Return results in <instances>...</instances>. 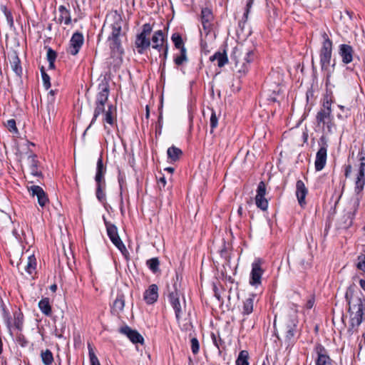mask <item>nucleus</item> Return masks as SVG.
<instances>
[{
	"label": "nucleus",
	"instance_id": "nucleus-10",
	"mask_svg": "<svg viewBox=\"0 0 365 365\" xmlns=\"http://www.w3.org/2000/svg\"><path fill=\"white\" fill-rule=\"evenodd\" d=\"M267 193L266 185L264 181H260L257 188V194L255 196L256 206L260 210L265 211L268 208L269 202L265 195Z\"/></svg>",
	"mask_w": 365,
	"mask_h": 365
},
{
	"label": "nucleus",
	"instance_id": "nucleus-13",
	"mask_svg": "<svg viewBox=\"0 0 365 365\" xmlns=\"http://www.w3.org/2000/svg\"><path fill=\"white\" fill-rule=\"evenodd\" d=\"M262 261L260 259H257L252 264V271L250 283L253 286H258L261 284V278L263 274L262 268Z\"/></svg>",
	"mask_w": 365,
	"mask_h": 365
},
{
	"label": "nucleus",
	"instance_id": "nucleus-25",
	"mask_svg": "<svg viewBox=\"0 0 365 365\" xmlns=\"http://www.w3.org/2000/svg\"><path fill=\"white\" fill-rule=\"evenodd\" d=\"M354 180V192L356 195L361 194L365 186V172L356 170Z\"/></svg>",
	"mask_w": 365,
	"mask_h": 365
},
{
	"label": "nucleus",
	"instance_id": "nucleus-24",
	"mask_svg": "<svg viewBox=\"0 0 365 365\" xmlns=\"http://www.w3.org/2000/svg\"><path fill=\"white\" fill-rule=\"evenodd\" d=\"M106 166L104 165L102 156H100L97 160L96 173L95 176L96 182H106L105 175L106 173Z\"/></svg>",
	"mask_w": 365,
	"mask_h": 365
},
{
	"label": "nucleus",
	"instance_id": "nucleus-4",
	"mask_svg": "<svg viewBox=\"0 0 365 365\" xmlns=\"http://www.w3.org/2000/svg\"><path fill=\"white\" fill-rule=\"evenodd\" d=\"M110 86L108 82L104 81L99 83L98 86V93H96L95 99V108L93 118L87 129H88L93 123H95L100 115L104 113L106 111L105 105L108 100Z\"/></svg>",
	"mask_w": 365,
	"mask_h": 365
},
{
	"label": "nucleus",
	"instance_id": "nucleus-41",
	"mask_svg": "<svg viewBox=\"0 0 365 365\" xmlns=\"http://www.w3.org/2000/svg\"><path fill=\"white\" fill-rule=\"evenodd\" d=\"M0 9L4 13L6 19L7 24H9L10 28L14 27V22L11 11L9 10L6 5L3 4L0 6Z\"/></svg>",
	"mask_w": 365,
	"mask_h": 365
},
{
	"label": "nucleus",
	"instance_id": "nucleus-56",
	"mask_svg": "<svg viewBox=\"0 0 365 365\" xmlns=\"http://www.w3.org/2000/svg\"><path fill=\"white\" fill-rule=\"evenodd\" d=\"M81 4L77 2V6L80 9L82 6L83 11L89 9L91 7L93 0H80Z\"/></svg>",
	"mask_w": 365,
	"mask_h": 365
},
{
	"label": "nucleus",
	"instance_id": "nucleus-12",
	"mask_svg": "<svg viewBox=\"0 0 365 365\" xmlns=\"http://www.w3.org/2000/svg\"><path fill=\"white\" fill-rule=\"evenodd\" d=\"M151 41L152 48L159 53H161L165 46H168L167 36L162 30L155 31Z\"/></svg>",
	"mask_w": 365,
	"mask_h": 365
},
{
	"label": "nucleus",
	"instance_id": "nucleus-38",
	"mask_svg": "<svg viewBox=\"0 0 365 365\" xmlns=\"http://www.w3.org/2000/svg\"><path fill=\"white\" fill-rule=\"evenodd\" d=\"M171 41H173L175 47L179 50H182V48H186L185 46V43L182 40V36L180 33L175 32L171 36Z\"/></svg>",
	"mask_w": 365,
	"mask_h": 365
},
{
	"label": "nucleus",
	"instance_id": "nucleus-45",
	"mask_svg": "<svg viewBox=\"0 0 365 365\" xmlns=\"http://www.w3.org/2000/svg\"><path fill=\"white\" fill-rule=\"evenodd\" d=\"M331 97L329 95L327 94L323 98L322 108L320 110L331 113Z\"/></svg>",
	"mask_w": 365,
	"mask_h": 365
},
{
	"label": "nucleus",
	"instance_id": "nucleus-64",
	"mask_svg": "<svg viewBox=\"0 0 365 365\" xmlns=\"http://www.w3.org/2000/svg\"><path fill=\"white\" fill-rule=\"evenodd\" d=\"M314 301L313 299H310L308 300L307 303V309H311L314 306Z\"/></svg>",
	"mask_w": 365,
	"mask_h": 365
},
{
	"label": "nucleus",
	"instance_id": "nucleus-33",
	"mask_svg": "<svg viewBox=\"0 0 365 365\" xmlns=\"http://www.w3.org/2000/svg\"><path fill=\"white\" fill-rule=\"evenodd\" d=\"M188 61V58L187 56V49L182 48V50H180L178 53L174 54L173 56V62L177 68L182 66Z\"/></svg>",
	"mask_w": 365,
	"mask_h": 365
},
{
	"label": "nucleus",
	"instance_id": "nucleus-40",
	"mask_svg": "<svg viewBox=\"0 0 365 365\" xmlns=\"http://www.w3.org/2000/svg\"><path fill=\"white\" fill-rule=\"evenodd\" d=\"M168 46H165V48L161 51V53H159V57L160 58V68L161 69L162 75L165 73V71L166 61L168 56Z\"/></svg>",
	"mask_w": 365,
	"mask_h": 365
},
{
	"label": "nucleus",
	"instance_id": "nucleus-27",
	"mask_svg": "<svg viewBox=\"0 0 365 365\" xmlns=\"http://www.w3.org/2000/svg\"><path fill=\"white\" fill-rule=\"evenodd\" d=\"M158 297V288L155 284H151L144 293V299L147 304H153Z\"/></svg>",
	"mask_w": 365,
	"mask_h": 365
},
{
	"label": "nucleus",
	"instance_id": "nucleus-61",
	"mask_svg": "<svg viewBox=\"0 0 365 365\" xmlns=\"http://www.w3.org/2000/svg\"><path fill=\"white\" fill-rule=\"evenodd\" d=\"M166 183H167V182H166L165 178L163 176L159 178V179L158 180V185L160 190L165 187Z\"/></svg>",
	"mask_w": 365,
	"mask_h": 365
},
{
	"label": "nucleus",
	"instance_id": "nucleus-37",
	"mask_svg": "<svg viewBox=\"0 0 365 365\" xmlns=\"http://www.w3.org/2000/svg\"><path fill=\"white\" fill-rule=\"evenodd\" d=\"M38 308L46 316L51 314V307L48 298H43L38 302Z\"/></svg>",
	"mask_w": 365,
	"mask_h": 365
},
{
	"label": "nucleus",
	"instance_id": "nucleus-54",
	"mask_svg": "<svg viewBox=\"0 0 365 365\" xmlns=\"http://www.w3.org/2000/svg\"><path fill=\"white\" fill-rule=\"evenodd\" d=\"M212 115L210 116V132L212 133L213 130L217 126L218 119L216 116L213 109H212Z\"/></svg>",
	"mask_w": 365,
	"mask_h": 365
},
{
	"label": "nucleus",
	"instance_id": "nucleus-53",
	"mask_svg": "<svg viewBox=\"0 0 365 365\" xmlns=\"http://www.w3.org/2000/svg\"><path fill=\"white\" fill-rule=\"evenodd\" d=\"M152 31H153V26L150 24L147 23V24H145L143 25L142 31L140 34L149 37Z\"/></svg>",
	"mask_w": 365,
	"mask_h": 365
},
{
	"label": "nucleus",
	"instance_id": "nucleus-55",
	"mask_svg": "<svg viewBox=\"0 0 365 365\" xmlns=\"http://www.w3.org/2000/svg\"><path fill=\"white\" fill-rule=\"evenodd\" d=\"M14 327L19 330H21L22 329L23 316L21 314H18L15 315Z\"/></svg>",
	"mask_w": 365,
	"mask_h": 365
},
{
	"label": "nucleus",
	"instance_id": "nucleus-59",
	"mask_svg": "<svg viewBox=\"0 0 365 365\" xmlns=\"http://www.w3.org/2000/svg\"><path fill=\"white\" fill-rule=\"evenodd\" d=\"M352 172V165L351 164H348L344 167V176L346 178L350 177L351 173Z\"/></svg>",
	"mask_w": 365,
	"mask_h": 365
},
{
	"label": "nucleus",
	"instance_id": "nucleus-36",
	"mask_svg": "<svg viewBox=\"0 0 365 365\" xmlns=\"http://www.w3.org/2000/svg\"><path fill=\"white\" fill-rule=\"evenodd\" d=\"M106 182H96V195L101 202H104L106 200Z\"/></svg>",
	"mask_w": 365,
	"mask_h": 365
},
{
	"label": "nucleus",
	"instance_id": "nucleus-34",
	"mask_svg": "<svg viewBox=\"0 0 365 365\" xmlns=\"http://www.w3.org/2000/svg\"><path fill=\"white\" fill-rule=\"evenodd\" d=\"M210 61L212 62L217 61V66L221 68L228 63V58L225 51H217L210 57Z\"/></svg>",
	"mask_w": 365,
	"mask_h": 365
},
{
	"label": "nucleus",
	"instance_id": "nucleus-28",
	"mask_svg": "<svg viewBox=\"0 0 365 365\" xmlns=\"http://www.w3.org/2000/svg\"><path fill=\"white\" fill-rule=\"evenodd\" d=\"M28 159L31 174L36 177L41 176L42 173L38 170L39 161L37 159V155L31 152V154L28 156Z\"/></svg>",
	"mask_w": 365,
	"mask_h": 365
},
{
	"label": "nucleus",
	"instance_id": "nucleus-22",
	"mask_svg": "<svg viewBox=\"0 0 365 365\" xmlns=\"http://www.w3.org/2000/svg\"><path fill=\"white\" fill-rule=\"evenodd\" d=\"M59 12V16L56 19V21L58 24H64L66 25H69L71 23V11L69 8L66 7L64 5H60L58 8Z\"/></svg>",
	"mask_w": 365,
	"mask_h": 365
},
{
	"label": "nucleus",
	"instance_id": "nucleus-1",
	"mask_svg": "<svg viewBox=\"0 0 365 365\" xmlns=\"http://www.w3.org/2000/svg\"><path fill=\"white\" fill-rule=\"evenodd\" d=\"M255 57V51L247 48L243 45L237 46L233 48L230 58L235 63V68L240 78L245 76L248 73L250 63Z\"/></svg>",
	"mask_w": 365,
	"mask_h": 365
},
{
	"label": "nucleus",
	"instance_id": "nucleus-35",
	"mask_svg": "<svg viewBox=\"0 0 365 365\" xmlns=\"http://www.w3.org/2000/svg\"><path fill=\"white\" fill-rule=\"evenodd\" d=\"M253 4V0H247L245 12L242 19L238 22V26L242 31L245 29V26L248 20L249 14Z\"/></svg>",
	"mask_w": 365,
	"mask_h": 365
},
{
	"label": "nucleus",
	"instance_id": "nucleus-14",
	"mask_svg": "<svg viewBox=\"0 0 365 365\" xmlns=\"http://www.w3.org/2000/svg\"><path fill=\"white\" fill-rule=\"evenodd\" d=\"M338 53L344 64H349L353 61L354 50L349 44L342 43L339 46Z\"/></svg>",
	"mask_w": 365,
	"mask_h": 365
},
{
	"label": "nucleus",
	"instance_id": "nucleus-51",
	"mask_svg": "<svg viewBox=\"0 0 365 365\" xmlns=\"http://www.w3.org/2000/svg\"><path fill=\"white\" fill-rule=\"evenodd\" d=\"M88 354L91 365H101L98 357L94 353L93 347L88 345Z\"/></svg>",
	"mask_w": 365,
	"mask_h": 365
},
{
	"label": "nucleus",
	"instance_id": "nucleus-39",
	"mask_svg": "<svg viewBox=\"0 0 365 365\" xmlns=\"http://www.w3.org/2000/svg\"><path fill=\"white\" fill-rule=\"evenodd\" d=\"M358 164L355 166L356 170L365 172V150L364 148H361L357 155Z\"/></svg>",
	"mask_w": 365,
	"mask_h": 365
},
{
	"label": "nucleus",
	"instance_id": "nucleus-9",
	"mask_svg": "<svg viewBox=\"0 0 365 365\" xmlns=\"http://www.w3.org/2000/svg\"><path fill=\"white\" fill-rule=\"evenodd\" d=\"M316 123L317 126L322 129L327 128L329 133H332V128L334 123L331 113L319 110L316 115Z\"/></svg>",
	"mask_w": 365,
	"mask_h": 365
},
{
	"label": "nucleus",
	"instance_id": "nucleus-52",
	"mask_svg": "<svg viewBox=\"0 0 365 365\" xmlns=\"http://www.w3.org/2000/svg\"><path fill=\"white\" fill-rule=\"evenodd\" d=\"M47 49L46 58L48 61H56L57 53L51 47H45Z\"/></svg>",
	"mask_w": 365,
	"mask_h": 365
},
{
	"label": "nucleus",
	"instance_id": "nucleus-43",
	"mask_svg": "<svg viewBox=\"0 0 365 365\" xmlns=\"http://www.w3.org/2000/svg\"><path fill=\"white\" fill-rule=\"evenodd\" d=\"M249 354L247 351L242 350L240 352L236 360L237 365H249L248 362Z\"/></svg>",
	"mask_w": 365,
	"mask_h": 365
},
{
	"label": "nucleus",
	"instance_id": "nucleus-63",
	"mask_svg": "<svg viewBox=\"0 0 365 365\" xmlns=\"http://www.w3.org/2000/svg\"><path fill=\"white\" fill-rule=\"evenodd\" d=\"M206 16H207V22L211 21L213 19V16H212L211 11L208 10L207 9Z\"/></svg>",
	"mask_w": 365,
	"mask_h": 365
},
{
	"label": "nucleus",
	"instance_id": "nucleus-29",
	"mask_svg": "<svg viewBox=\"0 0 365 365\" xmlns=\"http://www.w3.org/2000/svg\"><path fill=\"white\" fill-rule=\"evenodd\" d=\"M323 41L322 43V47L319 50V54H329L332 53L333 51V43L332 41L329 38L327 33L324 32L322 35Z\"/></svg>",
	"mask_w": 365,
	"mask_h": 365
},
{
	"label": "nucleus",
	"instance_id": "nucleus-16",
	"mask_svg": "<svg viewBox=\"0 0 365 365\" xmlns=\"http://www.w3.org/2000/svg\"><path fill=\"white\" fill-rule=\"evenodd\" d=\"M28 190L31 195L37 197L38 203L41 207H44L48 202L47 194L41 187L38 185H31L28 187Z\"/></svg>",
	"mask_w": 365,
	"mask_h": 365
},
{
	"label": "nucleus",
	"instance_id": "nucleus-5",
	"mask_svg": "<svg viewBox=\"0 0 365 365\" xmlns=\"http://www.w3.org/2000/svg\"><path fill=\"white\" fill-rule=\"evenodd\" d=\"M319 149L316 154L314 162L315 170L321 171L326 165L327 158L328 143L327 139L324 135L320 137L319 140Z\"/></svg>",
	"mask_w": 365,
	"mask_h": 365
},
{
	"label": "nucleus",
	"instance_id": "nucleus-44",
	"mask_svg": "<svg viewBox=\"0 0 365 365\" xmlns=\"http://www.w3.org/2000/svg\"><path fill=\"white\" fill-rule=\"evenodd\" d=\"M41 357L43 363L45 365H50L53 361V354L48 349L41 352Z\"/></svg>",
	"mask_w": 365,
	"mask_h": 365
},
{
	"label": "nucleus",
	"instance_id": "nucleus-23",
	"mask_svg": "<svg viewBox=\"0 0 365 365\" xmlns=\"http://www.w3.org/2000/svg\"><path fill=\"white\" fill-rule=\"evenodd\" d=\"M315 350L317 354V365H331V359L322 345H317Z\"/></svg>",
	"mask_w": 365,
	"mask_h": 365
},
{
	"label": "nucleus",
	"instance_id": "nucleus-62",
	"mask_svg": "<svg viewBox=\"0 0 365 365\" xmlns=\"http://www.w3.org/2000/svg\"><path fill=\"white\" fill-rule=\"evenodd\" d=\"M344 13L346 15L348 16V17L349 18L350 20H353L354 16V13L352 11L345 9Z\"/></svg>",
	"mask_w": 365,
	"mask_h": 365
},
{
	"label": "nucleus",
	"instance_id": "nucleus-11",
	"mask_svg": "<svg viewBox=\"0 0 365 365\" xmlns=\"http://www.w3.org/2000/svg\"><path fill=\"white\" fill-rule=\"evenodd\" d=\"M36 259L34 255H29L26 259H21L19 269L22 274H31L36 269Z\"/></svg>",
	"mask_w": 365,
	"mask_h": 365
},
{
	"label": "nucleus",
	"instance_id": "nucleus-60",
	"mask_svg": "<svg viewBox=\"0 0 365 365\" xmlns=\"http://www.w3.org/2000/svg\"><path fill=\"white\" fill-rule=\"evenodd\" d=\"M200 21L202 29L205 31V9L201 10Z\"/></svg>",
	"mask_w": 365,
	"mask_h": 365
},
{
	"label": "nucleus",
	"instance_id": "nucleus-46",
	"mask_svg": "<svg viewBox=\"0 0 365 365\" xmlns=\"http://www.w3.org/2000/svg\"><path fill=\"white\" fill-rule=\"evenodd\" d=\"M40 71H41V74L43 86L45 87V88L46 90H48L51 87L50 76L46 72L43 66L41 67Z\"/></svg>",
	"mask_w": 365,
	"mask_h": 365
},
{
	"label": "nucleus",
	"instance_id": "nucleus-3",
	"mask_svg": "<svg viewBox=\"0 0 365 365\" xmlns=\"http://www.w3.org/2000/svg\"><path fill=\"white\" fill-rule=\"evenodd\" d=\"M283 75L277 71L271 72L265 81L264 88L268 93V101H279L278 98L283 93Z\"/></svg>",
	"mask_w": 365,
	"mask_h": 365
},
{
	"label": "nucleus",
	"instance_id": "nucleus-31",
	"mask_svg": "<svg viewBox=\"0 0 365 365\" xmlns=\"http://www.w3.org/2000/svg\"><path fill=\"white\" fill-rule=\"evenodd\" d=\"M122 35V20L120 19L115 21L111 24V32L108 39L119 38Z\"/></svg>",
	"mask_w": 365,
	"mask_h": 365
},
{
	"label": "nucleus",
	"instance_id": "nucleus-19",
	"mask_svg": "<svg viewBox=\"0 0 365 365\" xmlns=\"http://www.w3.org/2000/svg\"><path fill=\"white\" fill-rule=\"evenodd\" d=\"M151 41L150 37L138 34L135 40V46L139 54H143L150 48Z\"/></svg>",
	"mask_w": 365,
	"mask_h": 365
},
{
	"label": "nucleus",
	"instance_id": "nucleus-20",
	"mask_svg": "<svg viewBox=\"0 0 365 365\" xmlns=\"http://www.w3.org/2000/svg\"><path fill=\"white\" fill-rule=\"evenodd\" d=\"M107 233L115 246L122 252L123 255H126L128 250L123 243L120 237L122 234L118 233L117 230H107Z\"/></svg>",
	"mask_w": 365,
	"mask_h": 365
},
{
	"label": "nucleus",
	"instance_id": "nucleus-15",
	"mask_svg": "<svg viewBox=\"0 0 365 365\" xmlns=\"http://www.w3.org/2000/svg\"><path fill=\"white\" fill-rule=\"evenodd\" d=\"M332 53L329 54H319V62L322 71L326 73V86L330 83V78L331 76V71L330 70V65L331 61Z\"/></svg>",
	"mask_w": 365,
	"mask_h": 365
},
{
	"label": "nucleus",
	"instance_id": "nucleus-48",
	"mask_svg": "<svg viewBox=\"0 0 365 365\" xmlns=\"http://www.w3.org/2000/svg\"><path fill=\"white\" fill-rule=\"evenodd\" d=\"M253 310V299L248 298L244 302L243 314H250Z\"/></svg>",
	"mask_w": 365,
	"mask_h": 365
},
{
	"label": "nucleus",
	"instance_id": "nucleus-7",
	"mask_svg": "<svg viewBox=\"0 0 365 365\" xmlns=\"http://www.w3.org/2000/svg\"><path fill=\"white\" fill-rule=\"evenodd\" d=\"M295 324L290 319L285 320L279 328H276V335L279 339L284 338L286 341H290L294 335Z\"/></svg>",
	"mask_w": 365,
	"mask_h": 365
},
{
	"label": "nucleus",
	"instance_id": "nucleus-21",
	"mask_svg": "<svg viewBox=\"0 0 365 365\" xmlns=\"http://www.w3.org/2000/svg\"><path fill=\"white\" fill-rule=\"evenodd\" d=\"M120 332L128 336L133 343L143 344V337L137 331L131 329L128 326L121 327Z\"/></svg>",
	"mask_w": 365,
	"mask_h": 365
},
{
	"label": "nucleus",
	"instance_id": "nucleus-2",
	"mask_svg": "<svg viewBox=\"0 0 365 365\" xmlns=\"http://www.w3.org/2000/svg\"><path fill=\"white\" fill-rule=\"evenodd\" d=\"M352 294L353 288L349 287L346 290L345 297L349 306V310L351 325L354 327L359 326L362 322L365 314V309L361 299L352 297Z\"/></svg>",
	"mask_w": 365,
	"mask_h": 365
},
{
	"label": "nucleus",
	"instance_id": "nucleus-47",
	"mask_svg": "<svg viewBox=\"0 0 365 365\" xmlns=\"http://www.w3.org/2000/svg\"><path fill=\"white\" fill-rule=\"evenodd\" d=\"M338 108L341 110V113L337 114V118L341 120H345L351 115V110L344 106L339 105Z\"/></svg>",
	"mask_w": 365,
	"mask_h": 365
},
{
	"label": "nucleus",
	"instance_id": "nucleus-49",
	"mask_svg": "<svg viewBox=\"0 0 365 365\" xmlns=\"http://www.w3.org/2000/svg\"><path fill=\"white\" fill-rule=\"evenodd\" d=\"M146 264L153 272H157L159 270L160 262L158 258L148 259Z\"/></svg>",
	"mask_w": 365,
	"mask_h": 365
},
{
	"label": "nucleus",
	"instance_id": "nucleus-42",
	"mask_svg": "<svg viewBox=\"0 0 365 365\" xmlns=\"http://www.w3.org/2000/svg\"><path fill=\"white\" fill-rule=\"evenodd\" d=\"M4 125L7 128V130L12 134L16 136L19 135V130L16 127V123L14 119H9L6 120V122L4 123Z\"/></svg>",
	"mask_w": 365,
	"mask_h": 365
},
{
	"label": "nucleus",
	"instance_id": "nucleus-17",
	"mask_svg": "<svg viewBox=\"0 0 365 365\" xmlns=\"http://www.w3.org/2000/svg\"><path fill=\"white\" fill-rule=\"evenodd\" d=\"M308 195V189L302 180H298L296 182V197L301 207H304L307 205L306 197Z\"/></svg>",
	"mask_w": 365,
	"mask_h": 365
},
{
	"label": "nucleus",
	"instance_id": "nucleus-18",
	"mask_svg": "<svg viewBox=\"0 0 365 365\" xmlns=\"http://www.w3.org/2000/svg\"><path fill=\"white\" fill-rule=\"evenodd\" d=\"M116 108L113 105H109L108 106V110L104 112V117L103 118V122L104 123V128L107 130V133L109 134L110 133V129L106 125V123L113 126L116 124Z\"/></svg>",
	"mask_w": 365,
	"mask_h": 365
},
{
	"label": "nucleus",
	"instance_id": "nucleus-58",
	"mask_svg": "<svg viewBox=\"0 0 365 365\" xmlns=\"http://www.w3.org/2000/svg\"><path fill=\"white\" fill-rule=\"evenodd\" d=\"M199 342L197 339L192 338L191 339V349L193 354H197L199 351Z\"/></svg>",
	"mask_w": 365,
	"mask_h": 365
},
{
	"label": "nucleus",
	"instance_id": "nucleus-26",
	"mask_svg": "<svg viewBox=\"0 0 365 365\" xmlns=\"http://www.w3.org/2000/svg\"><path fill=\"white\" fill-rule=\"evenodd\" d=\"M108 41L109 43L111 56L119 55L121 56L124 53V50L120 38L108 39Z\"/></svg>",
	"mask_w": 365,
	"mask_h": 365
},
{
	"label": "nucleus",
	"instance_id": "nucleus-30",
	"mask_svg": "<svg viewBox=\"0 0 365 365\" xmlns=\"http://www.w3.org/2000/svg\"><path fill=\"white\" fill-rule=\"evenodd\" d=\"M168 158L170 163L178 161L182 156V151L179 148L172 145L167 150Z\"/></svg>",
	"mask_w": 365,
	"mask_h": 365
},
{
	"label": "nucleus",
	"instance_id": "nucleus-6",
	"mask_svg": "<svg viewBox=\"0 0 365 365\" xmlns=\"http://www.w3.org/2000/svg\"><path fill=\"white\" fill-rule=\"evenodd\" d=\"M169 299L172 307L175 309L176 318L180 322L185 314V300H180V294L177 290L170 293Z\"/></svg>",
	"mask_w": 365,
	"mask_h": 365
},
{
	"label": "nucleus",
	"instance_id": "nucleus-32",
	"mask_svg": "<svg viewBox=\"0 0 365 365\" xmlns=\"http://www.w3.org/2000/svg\"><path fill=\"white\" fill-rule=\"evenodd\" d=\"M11 67L12 71L18 76L21 77L23 69L21 65V60L16 53H14L10 60Z\"/></svg>",
	"mask_w": 365,
	"mask_h": 365
},
{
	"label": "nucleus",
	"instance_id": "nucleus-8",
	"mask_svg": "<svg viewBox=\"0 0 365 365\" xmlns=\"http://www.w3.org/2000/svg\"><path fill=\"white\" fill-rule=\"evenodd\" d=\"M84 43V36L82 32L75 31L68 43L66 52L71 56H76Z\"/></svg>",
	"mask_w": 365,
	"mask_h": 365
},
{
	"label": "nucleus",
	"instance_id": "nucleus-50",
	"mask_svg": "<svg viewBox=\"0 0 365 365\" xmlns=\"http://www.w3.org/2000/svg\"><path fill=\"white\" fill-rule=\"evenodd\" d=\"M125 307V301L122 297H118L113 303V309L115 312L123 311Z\"/></svg>",
	"mask_w": 365,
	"mask_h": 365
},
{
	"label": "nucleus",
	"instance_id": "nucleus-57",
	"mask_svg": "<svg viewBox=\"0 0 365 365\" xmlns=\"http://www.w3.org/2000/svg\"><path fill=\"white\" fill-rule=\"evenodd\" d=\"M357 268L365 272V255L358 257Z\"/></svg>",
	"mask_w": 365,
	"mask_h": 365
}]
</instances>
